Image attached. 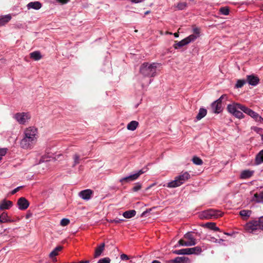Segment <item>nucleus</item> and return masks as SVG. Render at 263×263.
Masks as SVG:
<instances>
[{"label":"nucleus","mask_w":263,"mask_h":263,"mask_svg":"<svg viewBox=\"0 0 263 263\" xmlns=\"http://www.w3.org/2000/svg\"><path fill=\"white\" fill-rule=\"evenodd\" d=\"M37 133V129L34 126L25 129L24 132V137L20 142L21 147L25 149L32 148L36 142Z\"/></svg>","instance_id":"nucleus-1"},{"label":"nucleus","mask_w":263,"mask_h":263,"mask_svg":"<svg viewBox=\"0 0 263 263\" xmlns=\"http://www.w3.org/2000/svg\"><path fill=\"white\" fill-rule=\"evenodd\" d=\"M159 65L156 63H144L140 67V73L144 77H154L156 76L157 67Z\"/></svg>","instance_id":"nucleus-2"},{"label":"nucleus","mask_w":263,"mask_h":263,"mask_svg":"<svg viewBox=\"0 0 263 263\" xmlns=\"http://www.w3.org/2000/svg\"><path fill=\"white\" fill-rule=\"evenodd\" d=\"M242 105L240 103L233 102L228 104L227 110L228 112L233 116L239 119H242L245 118V115L241 112Z\"/></svg>","instance_id":"nucleus-3"},{"label":"nucleus","mask_w":263,"mask_h":263,"mask_svg":"<svg viewBox=\"0 0 263 263\" xmlns=\"http://www.w3.org/2000/svg\"><path fill=\"white\" fill-rule=\"evenodd\" d=\"M222 214L223 213L219 210L210 209L200 213L199 217L201 219H213L221 217Z\"/></svg>","instance_id":"nucleus-4"},{"label":"nucleus","mask_w":263,"mask_h":263,"mask_svg":"<svg viewBox=\"0 0 263 263\" xmlns=\"http://www.w3.org/2000/svg\"><path fill=\"white\" fill-rule=\"evenodd\" d=\"M147 170H148L147 167L143 168L142 169L138 171L136 173H134L130 175H129L128 176L121 178L119 180V181L122 184H124L125 182H129L130 181H134V180H136L137 179H138L141 175H142L143 173H144L145 172H146L147 171Z\"/></svg>","instance_id":"nucleus-5"},{"label":"nucleus","mask_w":263,"mask_h":263,"mask_svg":"<svg viewBox=\"0 0 263 263\" xmlns=\"http://www.w3.org/2000/svg\"><path fill=\"white\" fill-rule=\"evenodd\" d=\"M14 119L21 124H25L31 118L30 114L29 112H18L14 116Z\"/></svg>","instance_id":"nucleus-6"},{"label":"nucleus","mask_w":263,"mask_h":263,"mask_svg":"<svg viewBox=\"0 0 263 263\" xmlns=\"http://www.w3.org/2000/svg\"><path fill=\"white\" fill-rule=\"evenodd\" d=\"M260 228L259 222L258 220H253L246 223V230L249 233H253L255 230Z\"/></svg>","instance_id":"nucleus-7"},{"label":"nucleus","mask_w":263,"mask_h":263,"mask_svg":"<svg viewBox=\"0 0 263 263\" xmlns=\"http://www.w3.org/2000/svg\"><path fill=\"white\" fill-rule=\"evenodd\" d=\"M184 238L187 240L184 244L186 246H192L196 244V239L192 232L186 233Z\"/></svg>","instance_id":"nucleus-8"},{"label":"nucleus","mask_w":263,"mask_h":263,"mask_svg":"<svg viewBox=\"0 0 263 263\" xmlns=\"http://www.w3.org/2000/svg\"><path fill=\"white\" fill-rule=\"evenodd\" d=\"M194 38L193 37V36H189L186 37V38L183 39L181 41H179L177 43H176L174 45V48L175 49H179L181 47L190 43L191 42H193V40Z\"/></svg>","instance_id":"nucleus-9"},{"label":"nucleus","mask_w":263,"mask_h":263,"mask_svg":"<svg viewBox=\"0 0 263 263\" xmlns=\"http://www.w3.org/2000/svg\"><path fill=\"white\" fill-rule=\"evenodd\" d=\"M93 191L90 189H86L79 192V196L85 200H89L92 197Z\"/></svg>","instance_id":"nucleus-10"},{"label":"nucleus","mask_w":263,"mask_h":263,"mask_svg":"<svg viewBox=\"0 0 263 263\" xmlns=\"http://www.w3.org/2000/svg\"><path fill=\"white\" fill-rule=\"evenodd\" d=\"M17 205L18 209L21 210H25L27 209L29 205V201L24 197H21L17 200Z\"/></svg>","instance_id":"nucleus-11"},{"label":"nucleus","mask_w":263,"mask_h":263,"mask_svg":"<svg viewBox=\"0 0 263 263\" xmlns=\"http://www.w3.org/2000/svg\"><path fill=\"white\" fill-rule=\"evenodd\" d=\"M246 81L249 85L255 86L258 84L259 79L257 76L252 74L247 76Z\"/></svg>","instance_id":"nucleus-12"},{"label":"nucleus","mask_w":263,"mask_h":263,"mask_svg":"<svg viewBox=\"0 0 263 263\" xmlns=\"http://www.w3.org/2000/svg\"><path fill=\"white\" fill-rule=\"evenodd\" d=\"M12 18V15L8 14L6 15H0V27L6 25Z\"/></svg>","instance_id":"nucleus-13"},{"label":"nucleus","mask_w":263,"mask_h":263,"mask_svg":"<svg viewBox=\"0 0 263 263\" xmlns=\"http://www.w3.org/2000/svg\"><path fill=\"white\" fill-rule=\"evenodd\" d=\"M211 107L213 111L216 114H219L222 110V104L216 101L212 103Z\"/></svg>","instance_id":"nucleus-14"},{"label":"nucleus","mask_w":263,"mask_h":263,"mask_svg":"<svg viewBox=\"0 0 263 263\" xmlns=\"http://www.w3.org/2000/svg\"><path fill=\"white\" fill-rule=\"evenodd\" d=\"M105 248V243H101L95 249L94 257L98 258L102 254Z\"/></svg>","instance_id":"nucleus-15"},{"label":"nucleus","mask_w":263,"mask_h":263,"mask_svg":"<svg viewBox=\"0 0 263 263\" xmlns=\"http://www.w3.org/2000/svg\"><path fill=\"white\" fill-rule=\"evenodd\" d=\"M13 205L12 201L9 200H4L0 203V210H8L10 209Z\"/></svg>","instance_id":"nucleus-16"},{"label":"nucleus","mask_w":263,"mask_h":263,"mask_svg":"<svg viewBox=\"0 0 263 263\" xmlns=\"http://www.w3.org/2000/svg\"><path fill=\"white\" fill-rule=\"evenodd\" d=\"M252 200L257 203H263V192L256 193L253 197Z\"/></svg>","instance_id":"nucleus-17"},{"label":"nucleus","mask_w":263,"mask_h":263,"mask_svg":"<svg viewBox=\"0 0 263 263\" xmlns=\"http://www.w3.org/2000/svg\"><path fill=\"white\" fill-rule=\"evenodd\" d=\"M182 184V182H180L179 180L178 179V177H176L175 180L169 182L166 186L169 188H174L180 186Z\"/></svg>","instance_id":"nucleus-18"},{"label":"nucleus","mask_w":263,"mask_h":263,"mask_svg":"<svg viewBox=\"0 0 263 263\" xmlns=\"http://www.w3.org/2000/svg\"><path fill=\"white\" fill-rule=\"evenodd\" d=\"M253 171H250L249 170H244L241 172L240 174V178L243 179H246L250 178L254 174Z\"/></svg>","instance_id":"nucleus-19"},{"label":"nucleus","mask_w":263,"mask_h":263,"mask_svg":"<svg viewBox=\"0 0 263 263\" xmlns=\"http://www.w3.org/2000/svg\"><path fill=\"white\" fill-rule=\"evenodd\" d=\"M27 6L28 9L39 10L41 8L42 4L39 2H33L29 3Z\"/></svg>","instance_id":"nucleus-20"},{"label":"nucleus","mask_w":263,"mask_h":263,"mask_svg":"<svg viewBox=\"0 0 263 263\" xmlns=\"http://www.w3.org/2000/svg\"><path fill=\"white\" fill-rule=\"evenodd\" d=\"M13 220L8 216L6 212H3L0 215V222L1 223H6L11 222Z\"/></svg>","instance_id":"nucleus-21"},{"label":"nucleus","mask_w":263,"mask_h":263,"mask_svg":"<svg viewBox=\"0 0 263 263\" xmlns=\"http://www.w3.org/2000/svg\"><path fill=\"white\" fill-rule=\"evenodd\" d=\"M252 214V211L249 210H242L239 212V215L243 220H247Z\"/></svg>","instance_id":"nucleus-22"},{"label":"nucleus","mask_w":263,"mask_h":263,"mask_svg":"<svg viewBox=\"0 0 263 263\" xmlns=\"http://www.w3.org/2000/svg\"><path fill=\"white\" fill-rule=\"evenodd\" d=\"M188 254H199L202 252L201 247L197 246L194 248H187Z\"/></svg>","instance_id":"nucleus-23"},{"label":"nucleus","mask_w":263,"mask_h":263,"mask_svg":"<svg viewBox=\"0 0 263 263\" xmlns=\"http://www.w3.org/2000/svg\"><path fill=\"white\" fill-rule=\"evenodd\" d=\"M177 177L178 179L179 180L180 182H182V184L190 178V175L187 172H184Z\"/></svg>","instance_id":"nucleus-24"},{"label":"nucleus","mask_w":263,"mask_h":263,"mask_svg":"<svg viewBox=\"0 0 263 263\" xmlns=\"http://www.w3.org/2000/svg\"><path fill=\"white\" fill-rule=\"evenodd\" d=\"M207 114V110L206 109L204 108H200L199 110V112L198 114L196 116V119L197 120H200L201 119H202L203 117H204Z\"/></svg>","instance_id":"nucleus-25"},{"label":"nucleus","mask_w":263,"mask_h":263,"mask_svg":"<svg viewBox=\"0 0 263 263\" xmlns=\"http://www.w3.org/2000/svg\"><path fill=\"white\" fill-rule=\"evenodd\" d=\"M263 163V149L260 151L255 158V164L256 165Z\"/></svg>","instance_id":"nucleus-26"},{"label":"nucleus","mask_w":263,"mask_h":263,"mask_svg":"<svg viewBox=\"0 0 263 263\" xmlns=\"http://www.w3.org/2000/svg\"><path fill=\"white\" fill-rule=\"evenodd\" d=\"M136 212L135 210H128L123 213V216L125 218H131L136 215Z\"/></svg>","instance_id":"nucleus-27"},{"label":"nucleus","mask_w":263,"mask_h":263,"mask_svg":"<svg viewBox=\"0 0 263 263\" xmlns=\"http://www.w3.org/2000/svg\"><path fill=\"white\" fill-rule=\"evenodd\" d=\"M138 125V122L137 121H132L128 124L127 126V128L128 130L134 131L137 128Z\"/></svg>","instance_id":"nucleus-28"},{"label":"nucleus","mask_w":263,"mask_h":263,"mask_svg":"<svg viewBox=\"0 0 263 263\" xmlns=\"http://www.w3.org/2000/svg\"><path fill=\"white\" fill-rule=\"evenodd\" d=\"M193 34L190 35V36H193L194 38L193 40V42L195 41L198 37L200 36V30L199 28L194 27L193 28Z\"/></svg>","instance_id":"nucleus-29"},{"label":"nucleus","mask_w":263,"mask_h":263,"mask_svg":"<svg viewBox=\"0 0 263 263\" xmlns=\"http://www.w3.org/2000/svg\"><path fill=\"white\" fill-rule=\"evenodd\" d=\"M188 260V258L186 257H177L173 261L174 263H186Z\"/></svg>","instance_id":"nucleus-30"},{"label":"nucleus","mask_w":263,"mask_h":263,"mask_svg":"<svg viewBox=\"0 0 263 263\" xmlns=\"http://www.w3.org/2000/svg\"><path fill=\"white\" fill-rule=\"evenodd\" d=\"M30 58L35 61L40 60L42 58L41 53L39 51H34L30 54Z\"/></svg>","instance_id":"nucleus-31"},{"label":"nucleus","mask_w":263,"mask_h":263,"mask_svg":"<svg viewBox=\"0 0 263 263\" xmlns=\"http://www.w3.org/2000/svg\"><path fill=\"white\" fill-rule=\"evenodd\" d=\"M241 111L247 115H249L251 117L253 114H254V111L250 108L247 107V106L242 105Z\"/></svg>","instance_id":"nucleus-32"},{"label":"nucleus","mask_w":263,"mask_h":263,"mask_svg":"<svg viewBox=\"0 0 263 263\" xmlns=\"http://www.w3.org/2000/svg\"><path fill=\"white\" fill-rule=\"evenodd\" d=\"M73 160V163L72 167H74L76 165L78 164L80 162L81 158L80 156L78 154H74L72 157Z\"/></svg>","instance_id":"nucleus-33"},{"label":"nucleus","mask_w":263,"mask_h":263,"mask_svg":"<svg viewBox=\"0 0 263 263\" xmlns=\"http://www.w3.org/2000/svg\"><path fill=\"white\" fill-rule=\"evenodd\" d=\"M62 247L61 246L57 247L52 251H51L49 254V256L51 258L57 256L58 254V252L61 251Z\"/></svg>","instance_id":"nucleus-34"},{"label":"nucleus","mask_w":263,"mask_h":263,"mask_svg":"<svg viewBox=\"0 0 263 263\" xmlns=\"http://www.w3.org/2000/svg\"><path fill=\"white\" fill-rule=\"evenodd\" d=\"M251 117L253 118L255 120V121L257 122H263V118L255 111L254 112V114H253V115H252Z\"/></svg>","instance_id":"nucleus-35"},{"label":"nucleus","mask_w":263,"mask_h":263,"mask_svg":"<svg viewBox=\"0 0 263 263\" xmlns=\"http://www.w3.org/2000/svg\"><path fill=\"white\" fill-rule=\"evenodd\" d=\"M173 253L177 255H189L187 248L175 250L173 251Z\"/></svg>","instance_id":"nucleus-36"},{"label":"nucleus","mask_w":263,"mask_h":263,"mask_svg":"<svg viewBox=\"0 0 263 263\" xmlns=\"http://www.w3.org/2000/svg\"><path fill=\"white\" fill-rule=\"evenodd\" d=\"M205 226L206 227H207L211 230H213L214 231H218L219 230V228L216 226V224L215 223L207 222L205 224Z\"/></svg>","instance_id":"nucleus-37"},{"label":"nucleus","mask_w":263,"mask_h":263,"mask_svg":"<svg viewBox=\"0 0 263 263\" xmlns=\"http://www.w3.org/2000/svg\"><path fill=\"white\" fill-rule=\"evenodd\" d=\"M193 162L196 165H200L202 164V160L199 157L194 156L192 159Z\"/></svg>","instance_id":"nucleus-38"},{"label":"nucleus","mask_w":263,"mask_h":263,"mask_svg":"<svg viewBox=\"0 0 263 263\" xmlns=\"http://www.w3.org/2000/svg\"><path fill=\"white\" fill-rule=\"evenodd\" d=\"M187 6V4L185 2H180L178 3L177 8L178 10H182L185 9Z\"/></svg>","instance_id":"nucleus-39"},{"label":"nucleus","mask_w":263,"mask_h":263,"mask_svg":"<svg viewBox=\"0 0 263 263\" xmlns=\"http://www.w3.org/2000/svg\"><path fill=\"white\" fill-rule=\"evenodd\" d=\"M247 81L245 80H238L237 81L235 87L236 88H241L245 84H246Z\"/></svg>","instance_id":"nucleus-40"},{"label":"nucleus","mask_w":263,"mask_h":263,"mask_svg":"<svg viewBox=\"0 0 263 263\" xmlns=\"http://www.w3.org/2000/svg\"><path fill=\"white\" fill-rule=\"evenodd\" d=\"M219 11L222 14L225 15H228L229 13V10L227 7H221Z\"/></svg>","instance_id":"nucleus-41"},{"label":"nucleus","mask_w":263,"mask_h":263,"mask_svg":"<svg viewBox=\"0 0 263 263\" xmlns=\"http://www.w3.org/2000/svg\"><path fill=\"white\" fill-rule=\"evenodd\" d=\"M7 151V148H0V161L2 159V157L6 154Z\"/></svg>","instance_id":"nucleus-42"},{"label":"nucleus","mask_w":263,"mask_h":263,"mask_svg":"<svg viewBox=\"0 0 263 263\" xmlns=\"http://www.w3.org/2000/svg\"><path fill=\"white\" fill-rule=\"evenodd\" d=\"M70 222V221L67 218H63L60 222V224L62 226H66Z\"/></svg>","instance_id":"nucleus-43"},{"label":"nucleus","mask_w":263,"mask_h":263,"mask_svg":"<svg viewBox=\"0 0 263 263\" xmlns=\"http://www.w3.org/2000/svg\"><path fill=\"white\" fill-rule=\"evenodd\" d=\"M110 259L108 257H105L102 259H100L98 260L97 263H110Z\"/></svg>","instance_id":"nucleus-44"},{"label":"nucleus","mask_w":263,"mask_h":263,"mask_svg":"<svg viewBox=\"0 0 263 263\" xmlns=\"http://www.w3.org/2000/svg\"><path fill=\"white\" fill-rule=\"evenodd\" d=\"M141 188V184L140 183H137L133 187V190L134 192H137L140 190Z\"/></svg>","instance_id":"nucleus-45"},{"label":"nucleus","mask_w":263,"mask_h":263,"mask_svg":"<svg viewBox=\"0 0 263 263\" xmlns=\"http://www.w3.org/2000/svg\"><path fill=\"white\" fill-rule=\"evenodd\" d=\"M185 241H184L183 239H180L178 242V243L175 246V247L178 246H186L184 244L185 243Z\"/></svg>","instance_id":"nucleus-46"},{"label":"nucleus","mask_w":263,"mask_h":263,"mask_svg":"<svg viewBox=\"0 0 263 263\" xmlns=\"http://www.w3.org/2000/svg\"><path fill=\"white\" fill-rule=\"evenodd\" d=\"M259 222V229H261L263 230V216L260 217L258 219Z\"/></svg>","instance_id":"nucleus-47"},{"label":"nucleus","mask_w":263,"mask_h":263,"mask_svg":"<svg viewBox=\"0 0 263 263\" xmlns=\"http://www.w3.org/2000/svg\"><path fill=\"white\" fill-rule=\"evenodd\" d=\"M120 258L122 260H128L129 259V257L128 256L125 254H122L120 255Z\"/></svg>","instance_id":"nucleus-48"},{"label":"nucleus","mask_w":263,"mask_h":263,"mask_svg":"<svg viewBox=\"0 0 263 263\" xmlns=\"http://www.w3.org/2000/svg\"><path fill=\"white\" fill-rule=\"evenodd\" d=\"M226 97V95H222L218 99H217V100H216L215 101L218 102V103H220L221 104V102H222V100Z\"/></svg>","instance_id":"nucleus-49"},{"label":"nucleus","mask_w":263,"mask_h":263,"mask_svg":"<svg viewBox=\"0 0 263 263\" xmlns=\"http://www.w3.org/2000/svg\"><path fill=\"white\" fill-rule=\"evenodd\" d=\"M22 187V186H18L17 187L14 189L13 191H11V194L13 195V194H15Z\"/></svg>","instance_id":"nucleus-50"},{"label":"nucleus","mask_w":263,"mask_h":263,"mask_svg":"<svg viewBox=\"0 0 263 263\" xmlns=\"http://www.w3.org/2000/svg\"><path fill=\"white\" fill-rule=\"evenodd\" d=\"M56 1L58 3H61L62 4H66L69 1V0H56Z\"/></svg>","instance_id":"nucleus-51"},{"label":"nucleus","mask_w":263,"mask_h":263,"mask_svg":"<svg viewBox=\"0 0 263 263\" xmlns=\"http://www.w3.org/2000/svg\"><path fill=\"white\" fill-rule=\"evenodd\" d=\"M123 221V219H114L112 222H114L115 223H120L121 222V221Z\"/></svg>","instance_id":"nucleus-52"},{"label":"nucleus","mask_w":263,"mask_h":263,"mask_svg":"<svg viewBox=\"0 0 263 263\" xmlns=\"http://www.w3.org/2000/svg\"><path fill=\"white\" fill-rule=\"evenodd\" d=\"M151 211V209H149V210H146L145 211H144V212L141 214V217L145 216L146 215V214L147 213H148V212H149Z\"/></svg>","instance_id":"nucleus-53"},{"label":"nucleus","mask_w":263,"mask_h":263,"mask_svg":"<svg viewBox=\"0 0 263 263\" xmlns=\"http://www.w3.org/2000/svg\"><path fill=\"white\" fill-rule=\"evenodd\" d=\"M143 0H131L132 3H139L142 2Z\"/></svg>","instance_id":"nucleus-54"},{"label":"nucleus","mask_w":263,"mask_h":263,"mask_svg":"<svg viewBox=\"0 0 263 263\" xmlns=\"http://www.w3.org/2000/svg\"><path fill=\"white\" fill-rule=\"evenodd\" d=\"M89 260H82L79 262H73V263H89Z\"/></svg>","instance_id":"nucleus-55"},{"label":"nucleus","mask_w":263,"mask_h":263,"mask_svg":"<svg viewBox=\"0 0 263 263\" xmlns=\"http://www.w3.org/2000/svg\"><path fill=\"white\" fill-rule=\"evenodd\" d=\"M31 215V214H27V215H26V218L27 219H28L29 218H30V217Z\"/></svg>","instance_id":"nucleus-56"},{"label":"nucleus","mask_w":263,"mask_h":263,"mask_svg":"<svg viewBox=\"0 0 263 263\" xmlns=\"http://www.w3.org/2000/svg\"><path fill=\"white\" fill-rule=\"evenodd\" d=\"M212 241L213 242H217L218 241V240L216 238H212Z\"/></svg>","instance_id":"nucleus-57"},{"label":"nucleus","mask_w":263,"mask_h":263,"mask_svg":"<svg viewBox=\"0 0 263 263\" xmlns=\"http://www.w3.org/2000/svg\"><path fill=\"white\" fill-rule=\"evenodd\" d=\"M154 185H155V184H154H154H152V185H151L150 186H148V187H147V189H147V190H148V189H151V188L152 186H153Z\"/></svg>","instance_id":"nucleus-58"},{"label":"nucleus","mask_w":263,"mask_h":263,"mask_svg":"<svg viewBox=\"0 0 263 263\" xmlns=\"http://www.w3.org/2000/svg\"><path fill=\"white\" fill-rule=\"evenodd\" d=\"M174 35L175 37H178L179 36V34L177 33H175Z\"/></svg>","instance_id":"nucleus-59"},{"label":"nucleus","mask_w":263,"mask_h":263,"mask_svg":"<svg viewBox=\"0 0 263 263\" xmlns=\"http://www.w3.org/2000/svg\"><path fill=\"white\" fill-rule=\"evenodd\" d=\"M152 263H161L160 261L158 260H154Z\"/></svg>","instance_id":"nucleus-60"},{"label":"nucleus","mask_w":263,"mask_h":263,"mask_svg":"<svg viewBox=\"0 0 263 263\" xmlns=\"http://www.w3.org/2000/svg\"><path fill=\"white\" fill-rule=\"evenodd\" d=\"M223 241V240L222 239H220L218 240L217 242L220 243V242Z\"/></svg>","instance_id":"nucleus-61"},{"label":"nucleus","mask_w":263,"mask_h":263,"mask_svg":"<svg viewBox=\"0 0 263 263\" xmlns=\"http://www.w3.org/2000/svg\"><path fill=\"white\" fill-rule=\"evenodd\" d=\"M149 12H149V11H146V12L144 13V14H145V15H147V14H149Z\"/></svg>","instance_id":"nucleus-62"},{"label":"nucleus","mask_w":263,"mask_h":263,"mask_svg":"<svg viewBox=\"0 0 263 263\" xmlns=\"http://www.w3.org/2000/svg\"><path fill=\"white\" fill-rule=\"evenodd\" d=\"M261 140L263 141V134L261 135Z\"/></svg>","instance_id":"nucleus-63"},{"label":"nucleus","mask_w":263,"mask_h":263,"mask_svg":"<svg viewBox=\"0 0 263 263\" xmlns=\"http://www.w3.org/2000/svg\"><path fill=\"white\" fill-rule=\"evenodd\" d=\"M226 235H229L230 234L229 233H225Z\"/></svg>","instance_id":"nucleus-64"}]
</instances>
